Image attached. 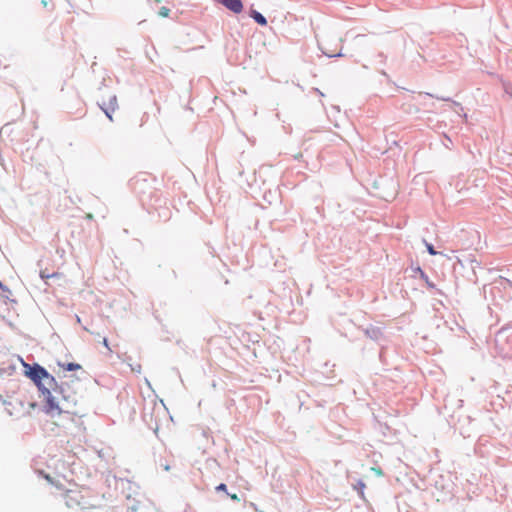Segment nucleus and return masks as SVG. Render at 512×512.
I'll return each instance as SVG.
<instances>
[{"label": "nucleus", "mask_w": 512, "mask_h": 512, "mask_svg": "<svg viewBox=\"0 0 512 512\" xmlns=\"http://www.w3.org/2000/svg\"><path fill=\"white\" fill-rule=\"evenodd\" d=\"M44 478L49 481L50 483H53L51 477L49 475H44Z\"/></svg>", "instance_id": "obj_15"}, {"label": "nucleus", "mask_w": 512, "mask_h": 512, "mask_svg": "<svg viewBox=\"0 0 512 512\" xmlns=\"http://www.w3.org/2000/svg\"><path fill=\"white\" fill-rule=\"evenodd\" d=\"M64 498L65 504L68 508H88L90 506L87 497L77 486L67 489L64 494Z\"/></svg>", "instance_id": "obj_2"}, {"label": "nucleus", "mask_w": 512, "mask_h": 512, "mask_svg": "<svg viewBox=\"0 0 512 512\" xmlns=\"http://www.w3.org/2000/svg\"><path fill=\"white\" fill-rule=\"evenodd\" d=\"M371 470L377 475V476H383V471L381 468L378 467H372Z\"/></svg>", "instance_id": "obj_10"}, {"label": "nucleus", "mask_w": 512, "mask_h": 512, "mask_svg": "<svg viewBox=\"0 0 512 512\" xmlns=\"http://www.w3.org/2000/svg\"><path fill=\"white\" fill-rule=\"evenodd\" d=\"M229 496H230V498H231L232 500H234V501H239V498H238L237 494H230Z\"/></svg>", "instance_id": "obj_14"}, {"label": "nucleus", "mask_w": 512, "mask_h": 512, "mask_svg": "<svg viewBox=\"0 0 512 512\" xmlns=\"http://www.w3.org/2000/svg\"><path fill=\"white\" fill-rule=\"evenodd\" d=\"M159 16L166 18L170 14V9L167 7H161L158 12Z\"/></svg>", "instance_id": "obj_7"}, {"label": "nucleus", "mask_w": 512, "mask_h": 512, "mask_svg": "<svg viewBox=\"0 0 512 512\" xmlns=\"http://www.w3.org/2000/svg\"><path fill=\"white\" fill-rule=\"evenodd\" d=\"M24 367L26 376L37 385L45 399L47 414L52 417L62 413L78 414L77 407L82 399L78 379H71V384L62 382L58 386L54 377L42 366L24 363Z\"/></svg>", "instance_id": "obj_1"}, {"label": "nucleus", "mask_w": 512, "mask_h": 512, "mask_svg": "<svg viewBox=\"0 0 512 512\" xmlns=\"http://www.w3.org/2000/svg\"><path fill=\"white\" fill-rule=\"evenodd\" d=\"M103 345H104V346H105L109 351H111V349H110V347H109V344H108V340H107V338H104V339H103Z\"/></svg>", "instance_id": "obj_13"}, {"label": "nucleus", "mask_w": 512, "mask_h": 512, "mask_svg": "<svg viewBox=\"0 0 512 512\" xmlns=\"http://www.w3.org/2000/svg\"><path fill=\"white\" fill-rule=\"evenodd\" d=\"M250 16L261 26H265L267 24L266 18L256 10H252Z\"/></svg>", "instance_id": "obj_5"}, {"label": "nucleus", "mask_w": 512, "mask_h": 512, "mask_svg": "<svg viewBox=\"0 0 512 512\" xmlns=\"http://www.w3.org/2000/svg\"><path fill=\"white\" fill-rule=\"evenodd\" d=\"M218 2L235 14H239L243 10V4L241 0H219Z\"/></svg>", "instance_id": "obj_4"}, {"label": "nucleus", "mask_w": 512, "mask_h": 512, "mask_svg": "<svg viewBox=\"0 0 512 512\" xmlns=\"http://www.w3.org/2000/svg\"><path fill=\"white\" fill-rule=\"evenodd\" d=\"M101 109L104 111L106 116L112 120V113L117 109V99L115 96H110L108 103L103 101Z\"/></svg>", "instance_id": "obj_3"}, {"label": "nucleus", "mask_w": 512, "mask_h": 512, "mask_svg": "<svg viewBox=\"0 0 512 512\" xmlns=\"http://www.w3.org/2000/svg\"><path fill=\"white\" fill-rule=\"evenodd\" d=\"M161 1H162V0H155V2H157V3L161 2Z\"/></svg>", "instance_id": "obj_16"}, {"label": "nucleus", "mask_w": 512, "mask_h": 512, "mask_svg": "<svg viewBox=\"0 0 512 512\" xmlns=\"http://www.w3.org/2000/svg\"><path fill=\"white\" fill-rule=\"evenodd\" d=\"M226 488H227V487H226V484L221 483V484H219V485L216 487V490H217V491H224V492H225V491H226Z\"/></svg>", "instance_id": "obj_11"}, {"label": "nucleus", "mask_w": 512, "mask_h": 512, "mask_svg": "<svg viewBox=\"0 0 512 512\" xmlns=\"http://www.w3.org/2000/svg\"><path fill=\"white\" fill-rule=\"evenodd\" d=\"M357 487L359 488V490H360L361 492H363V490H364V488H365V484H364L362 481H359V482L357 483Z\"/></svg>", "instance_id": "obj_12"}, {"label": "nucleus", "mask_w": 512, "mask_h": 512, "mask_svg": "<svg viewBox=\"0 0 512 512\" xmlns=\"http://www.w3.org/2000/svg\"><path fill=\"white\" fill-rule=\"evenodd\" d=\"M427 251L430 255H437L438 252L434 249L433 245L426 243Z\"/></svg>", "instance_id": "obj_9"}, {"label": "nucleus", "mask_w": 512, "mask_h": 512, "mask_svg": "<svg viewBox=\"0 0 512 512\" xmlns=\"http://www.w3.org/2000/svg\"><path fill=\"white\" fill-rule=\"evenodd\" d=\"M131 371L135 373H141L142 366L140 363L129 364Z\"/></svg>", "instance_id": "obj_8"}, {"label": "nucleus", "mask_w": 512, "mask_h": 512, "mask_svg": "<svg viewBox=\"0 0 512 512\" xmlns=\"http://www.w3.org/2000/svg\"><path fill=\"white\" fill-rule=\"evenodd\" d=\"M59 365L64 371H74L81 369V366L77 363H59Z\"/></svg>", "instance_id": "obj_6"}]
</instances>
